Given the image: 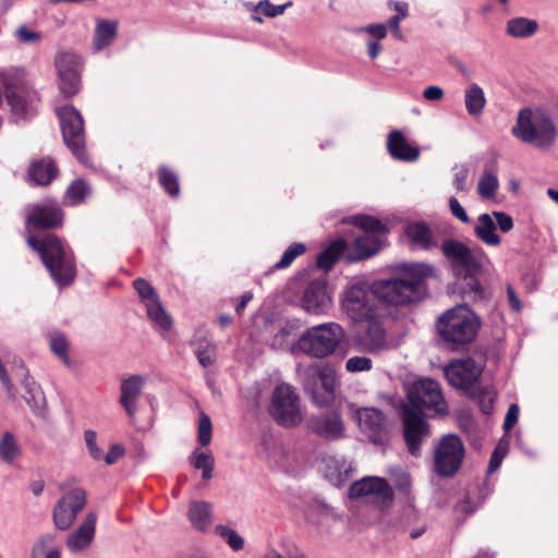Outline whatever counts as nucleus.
I'll return each instance as SVG.
<instances>
[{"label": "nucleus", "instance_id": "27", "mask_svg": "<svg viewBox=\"0 0 558 558\" xmlns=\"http://www.w3.org/2000/svg\"><path fill=\"white\" fill-rule=\"evenodd\" d=\"M119 24L114 20L97 19L93 36V49L99 52L112 45L118 35Z\"/></svg>", "mask_w": 558, "mask_h": 558}, {"label": "nucleus", "instance_id": "44", "mask_svg": "<svg viewBox=\"0 0 558 558\" xmlns=\"http://www.w3.org/2000/svg\"><path fill=\"white\" fill-rule=\"evenodd\" d=\"M215 533L223 538L228 545L235 551L244 547V539L233 529L227 525H217Z\"/></svg>", "mask_w": 558, "mask_h": 558}, {"label": "nucleus", "instance_id": "46", "mask_svg": "<svg viewBox=\"0 0 558 558\" xmlns=\"http://www.w3.org/2000/svg\"><path fill=\"white\" fill-rule=\"evenodd\" d=\"M213 424L210 417L202 412L198 418L197 439L201 446H208L211 441Z\"/></svg>", "mask_w": 558, "mask_h": 558}, {"label": "nucleus", "instance_id": "8", "mask_svg": "<svg viewBox=\"0 0 558 558\" xmlns=\"http://www.w3.org/2000/svg\"><path fill=\"white\" fill-rule=\"evenodd\" d=\"M511 134L519 141L535 144L539 148L549 147L557 138L554 122L547 112L542 109H521L515 124L511 129Z\"/></svg>", "mask_w": 558, "mask_h": 558}, {"label": "nucleus", "instance_id": "62", "mask_svg": "<svg viewBox=\"0 0 558 558\" xmlns=\"http://www.w3.org/2000/svg\"><path fill=\"white\" fill-rule=\"evenodd\" d=\"M507 296H508V301H509V305H510L511 310L514 312H519L521 310L522 305H521V302H520L514 289L510 284L507 286Z\"/></svg>", "mask_w": 558, "mask_h": 558}, {"label": "nucleus", "instance_id": "29", "mask_svg": "<svg viewBox=\"0 0 558 558\" xmlns=\"http://www.w3.org/2000/svg\"><path fill=\"white\" fill-rule=\"evenodd\" d=\"M405 234L412 250H429L436 246L429 228L424 222L408 225Z\"/></svg>", "mask_w": 558, "mask_h": 558}, {"label": "nucleus", "instance_id": "16", "mask_svg": "<svg viewBox=\"0 0 558 558\" xmlns=\"http://www.w3.org/2000/svg\"><path fill=\"white\" fill-rule=\"evenodd\" d=\"M354 416L359 428L371 442L384 446L389 441V427L385 414L377 408H356Z\"/></svg>", "mask_w": 558, "mask_h": 558}, {"label": "nucleus", "instance_id": "25", "mask_svg": "<svg viewBox=\"0 0 558 558\" xmlns=\"http://www.w3.org/2000/svg\"><path fill=\"white\" fill-rule=\"evenodd\" d=\"M387 149L393 159L407 162L415 161L420 155L418 148L410 145L403 133L399 130L389 133Z\"/></svg>", "mask_w": 558, "mask_h": 558}, {"label": "nucleus", "instance_id": "64", "mask_svg": "<svg viewBox=\"0 0 558 558\" xmlns=\"http://www.w3.org/2000/svg\"><path fill=\"white\" fill-rule=\"evenodd\" d=\"M253 299V294L251 292H244L236 306H235V311L239 315L242 314V312L244 311V308L246 307L247 303Z\"/></svg>", "mask_w": 558, "mask_h": 558}, {"label": "nucleus", "instance_id": "52", "mask_svg": "<svg viewBox=\"0 0 558 558\" xmlns=\"http://www.w3.org/2000/svg\"><path fill=\"white\" fill-rule=\"evenodd\" d=\"M22 375H24V379L22 381L26 392L29 397H25L26 402L31 405L32 400L37 402V399L41 397V392L36 383L27 375V372L24 368H21Z\"/></svg>", "mask_w": 558, "mask_h": 558}, {"label": "nucleus", "instance_id": "31", "mask_svg": "<svg viewBox=\"0 0 558 558\" xmlns=\"http://www.w3.org/2000/svg\"><path fill=\"white\" fill-rule=\"evenodd\" d=\"M48 345L52 354L68 368H72L73 362L70 357V340L68 336L59 330L47 333Z\"/></svg>", "mask_w": 558, "mask_h": 558}, {"label": "nucleus", "instance_id": "4", "mask_svg": "<svg viewBox=\"0 0 558 558\" xmlns=\"http://www.w3.org/2000/svg\"><path fill=\"white\" fill-rule=\"evenodd\" d=\"M410 279L376 280L372 282L376 301L387 305H405L421 301L426 294L425 279L434 275L435 269L429 264L412 263L403 266Z\"/></svg>", "mask_w": 558, "mask_h": 558}, {"label": "nucleus", "instance_id": "57", "mask_svg": "<svg viewBox=\"0 0 558 558\" xmlns=\"http://www.w3.org/2000/svg\"><path fill=\"white\" fill-rule=\"evenodd\" d=\"M519 405L517 403H512L509 405L505 422H504V429L506 432L510 430L518 422L519 418Z\"/></svg>", "mask_w": 558, "mask_h": 558}, {"label": "nucleus", "instance_id": "1", "mask_svg": "<svg viewBox=\"0 0 558 558\" xmlns=\"http://www.w3.org/2000/svg\"><path fill=\"white\" fill-rule=\"evenodd\" d=\"M26 242L36 251L51 278L59 287L71 284L76 275L73 252L53 234L36 238L31 234L36 229H52L61 226L63 213L59 205L46 199L26 207Z\"/></svg>", "mask_w": 558, "mask_h": 558}, {"label": "nucleus", "instance_id": "7", "mask_svg": "<svg viewBox=\"0 0 558 558\" xmlns=\"http://www.w3.org/2000/svg\"><path fill=\"white\" fill-rule=\"evenodd\" d=\"M344 338V329L338 323H324L307 328L291 344L290 352L294 355L305 354L315 359L331 355Z\"/></svg>", "mask_w": 558, "mask_h": 558}, {"label": "nucleus", "instance_id": "58", "mask_svg": "<svg viewBox=\"0 0 558 558\" xmlns=\"http://www.w3.org/2000/svg\"><path fill=\"white\" fill-rule=\"evenodd\" d=\"M54 542L53 534H45L38 538V541L34 544L32 556L36 557L40 555L49 545Z\"/></svg>", "mask_w": 558, "mask_h": 558}, {"label": "nucleus", "instance_id": "41", "mask_svg": "<svg viewBox=\"0 0 558 558\" xmlns=\"http://www.w3.org/2000/svg\"><path fill=\"white\" fill-rule=\"evenodd\" d=\"M159 183L162 189L171 196L178 197L180 194V185L178 175L165 166L159 168Z\"/></svg>", "mask_w": 558, "mask_h": 558}, {"label": "nucleus", "instance_id": "3", "mask_svg": "<svg viewBox=\"0 0 558 558\" xmlns=\"http://www.w3.org/2000/svg\"><path fill=\"white\" fill-rule=\"evenodd\" d=\"M359 227L363 234L357 235L351 247L344 240L333 241L317 258V266L326 271L330 270L341 256L348 263L366 259L376 254L383 245V236L387 232L385 225L375 217L367 215L352 216L348 220Z\"/></svg>", "mask_w": 558, "mask_h": 558}, {"label": "nucleus", "instance_id": "48", "mask_svg": "<svg viewBox=\"0 0 558 558\" xmlns=\"http://www.w3.org/2000/svg\"><path fill=\"white\" fill-rule=\"evenodd\" d=\"M391 476L397 490L405 496H409L412 485L410 475L401 469H395L391 472Z\"/></svg>", "mask_w": 558, "mask_h": 558}, {"label": "nucleus", "instance_id": "45", "mask_svg": "<svg viewBox=\"0 0 558 558\" xmlns=\"http://www.w3.org/2000/svg\"><path fill=\"white\" fill-rule=\"evenodd\" d=\"M306 251V247L303 243H293L291 244L282 254L280 260H278L275 265V269H284L289 267L293 260L302 255Z\"/></svg>", "mask_w": 558, "mask_h": 558}, {"label": "nucleus", "instance_id": "26", "mask_svg": "<svg viewBox=\"0 0 558 558\" xmlns=\"http://www.w3.org/2000/svg\"><path fill=\"white\" fill-rule=\"evenodd\" d=\"M308 376L317 377L322 387L328 395L326 400L320 401L314 395L313 399L319 405L328 403L332 399L333 391L337 387L338 379L336 372L328 365L312 364L307 368Z\"/></svg>", "mask_w": 558, "mask_h": 558}, {"label": "nucleus", "instance_id": "54", "mask_svg": "<svg viewBox=\"0 0 558 558\" xmlns=\"http://www.w3.org/2000/svg\"><path fill=\"white\" fill-rule=\"evenodd\" d=\"M16 38L24 44H33L40 40V34L35 31H31L27 26L22 25L15 32Z\"/></svg>", "mask_w": 558, "mask_h": 558}, {"label": "nucleus", "instance_id": "6", "mask_svg": "<svg viewBox=\"0 0 558 558\" xmlns=\"http://www.w3.org/2000/svg\"><path fill=\"white\" fill-rule=\"evenodd\" d=\"M3 96L10 106L13 122L19 123L36 114L37 94L28 85L23 70L0 71V107Z\"/></svg>", "mask_w": 558, "mask_h": 558}, {"label": "nucleus", "instance_id": "10", "mask_svg": "<svg viewBox=\"0 0 558 558\" xmlns=\"http://www.w3.org/2000/svg\"><path fill=\"white\" fill-rule=\"evenodd\" d=\"M341 310L354 323L385 317L387 310L376 301L372 283L357 280L349 284L340 296Z\"/></svg>", "mask_w": 558, "mask_h": 558}, {"label": "nucleus", "instance_id": "13", "mask_svg": "<svg viewBox=\"0 0 558 558\" xmlns=\"http://www.w3.org/2000/svg\"><path fill=\"white\" fill-rule=\"evenodd\" d=\"M62 496L52 509V521L57 530L66 531L75 522L78 513L86 505V492L78 487H68L65 483L60 485Z\"/></svg>", "mask_w": 558, "mask_h": 558}, {"label": "nucleus", "instance_id": "53", "mask_svg": "<svg viewBox=\"0 0 558 558\" xmlns=\"http://www.w3.org/2000/svg\"><path fill=\"white\" fill-rule=\"evenodd\" d=\"M84 439L90 457L94 460H101L104 458V452L96 444V433L92 429L85 430Z\"/></svg>", "mask_w": 558, "mask_h": 558}, {"label": "nucleus", "instance_id": "50", "mask_svg": "<svg viewBox=\"0 0 558 558\" xmlns=\"http://www.w3.org/2000/svg\"><path fill=\"white\" fill-rule=\"evenodd\" d=\"M373 362L367 356H352L345 362V369L349 373H359L369 371Z\"/></svg>", "mask_w": 558, "mask_h": 558}, {"label": "nucleus", "instance_id": "5", "mask_svg": "<svg viewBox=\"0 0 558 558\" xmlns=\"http://www.w3.org/2000/svg\"><path fill=\"white\" fill-rule=\"evenodd\" d=\"M445 257L450 262L453 272L469 280L463 293L474 301H481L485 298L484 289L476 280L475 276L482 268L485 253L480 246L469 247L457 240H446L441 245Z\"/></svg>", "mask_w": 558, "mask_h": 558}, {"label": "nucleus", "instance_id": "20", "mask_svg": "<svg viewBox=\"0 0 558 558\" xmlns=\"http://www.w3.org/2000/svg\"><path fill=\"white\" fill-rule=\"evenodd\" d=\"M301 307L311 315H324L331 308L332 300L327 283L323 280L312 281L303 292Z\"/></svg>", "mask_w": 558, "mask_h": 558}, {"label": "nucleus", "instance_id": "35", "mask_svg": "<svg viewBox=\"0 0 558 558\" xmlns=\"http://www.w3.org/2000/svg\"><path fill=\"white\" fill-rule=\"evenodd\" d=\"M300 328L298 320H287L282 323L277 331L271 336L268 343L275 350H288L294 341L291 338L295 335Z\"/></svg>", "mask_w": 558, "mask_h": 558}, {"label": "nucleus", "instance_id": "24", "mask_svg": "<svg viewBox=\"0 0 558 558\" xmlns=\"http://www.w3.org/2000/svg\"><path fill=\"white\" fill-rule=\"evenodd\" d=\"M145 379L142 376L133 375L121 383L120 404L133 420L137 411V400L144 388Z\"/></svg>", "mask_w": 558, "mask_h": 558}, {"label": "nucleus", "instance_id": "60", "mask_svg": "<svg viewBox=\"0 0 558 558\" xmlns=\"http://www.w3.org/2000/svg\"><path fill=\"white\" fill-rule=\"evenodd\" d=\"M405 19V14H396L388 20V27L392 29L393 36L397 39H402V33L400 31V22Z\"/></svg>", "mask_w": 558, "mask_h": 558}, {"label": "nucleus", "instance_id": "55", "mask_svg": "<svg viewBox=\"0 0 558 558\" xmlns=\"http://www.w3.org/2000/svg\"><path fill=\"white\" fill-rule=\"evenodd\" d=\"M492 217L496 219L495 223L501 232H509L514 226L512 217L504 211H493Z\"/></svg>", "mask_w": 558, "mask_h": 558}, {"label": "nucleus", "instance_id": "34", "mask_svg": "<svg viewBox=\"0 0 558 558\" xmlns=\"http://www.w3.org/2000/svg\"><path fill=\"white\" fill-rule=\"evenodd\" d=\"M537 29V21L524 16L512 17L506 23V34L517 39L532 37Z\"/></svg>", "mask_w": 558, "mask_h": 558}, {"label": "nucleus", "instance_id": "43", "mask_svg": "<svg viewBox=\"0 0 558 558\" xmlns=\"http://www.w3.org/2000/svg\"><path fill=\"white\" fill-rule=\"evenodd\" d=\"M88 184L83 180H76L70 184L65 192V201L69 205H77L89 194Z\"/></svg>", "mask_w": 558, "mask_h": 558}, {"label": "nucleus", "instance_id": "12", "mask_svg": "<svg viewBox=\"0 0 558 558\" xmlns=\"http://www.w3.org/2000/svg\"><path fill=\"white\" fill-rule=\"evenodd\" d=\"M56 112L60 120L65 145L82 163H86L85 131L82 114L73 106L59 107Z\"/></svg>", "mask_w": 558, "mask_h": 558}, {"label": "nucleus", "instance_id": "36", "mask_svg": "<svg viewBox=\"0 0 558 558\" xmlns=\"http://www.w3.org/2000/svg\"><path fill=\"white\" fill-rule=\"evenodd\" d=\"M464 102L466 111L470 116H480L486 105V98L483 88L475 83L469 85L465 89Z\"/></svg>", "mask_w": 558, "mask_h": 558}, {"label": "nucleus", "instance_id": "32", "mask_svg": "<svg viewBox=\"0 0 558 558\" xmlns=\"http://www.w3.org/2000/svg\"><path fill=\"white\" fill-rule=\"evenodd\" d=\"M57 173V167L50 158L34 161L28 168V178L36 185H48Z\"/></svg>", "mask_w": 558, "mask_h": 558}, {"label": "nucleus", "instance_id": "23", "mask_svg": "<svg viewBox=\"0 0 558 558\" xmlns=\"http://www.w3.org/2000/svg\"><path fill=\"white\" fill-rule=\"evenodd\" d=\"M349 496L351 498L375 496L390 500L392 498V490L385 478L366 476L350 486Z\"/></svg>", "mask_w": 558, "mask_h": 558}, {"label": "nucleus", "instance_id": "38", "mask_svg": "<svg viewBox=\"0 0 558 558\" xmlns=\"http://www.w3.org/2000/svg\"><path fill=\"white\" fill-rule=\"evenodd\" d=\"M21 454L20 445L10 432H5L0 439V458L3 462L12 464Z\"/></svg>", "mask_w": 558, "mask_h": 558}, {"label": "nucleus", "instance_id": "19", "mask_svg": "<svg viewBox=\"0 0 558 558\" xmlns=\"http://www.w3.org/2000/svg\"><path fill=\"white\" fill-rule=\"evenodd\" d=\"M448 381L464 393L474 388L482 375V367L473 360H456L449 363L445 369Z\"/></svg>", "mask_w": 558, "mask_h": 558}, {"label": "nucleus", "instance_id": "33", "mask_svg": "<svg viewBox=\"0 0 558 558\" xmlns=\"http://www.w3.org/2000/svg\"><path fill=\"white\" fill-rule=\"evenodd\" d=\"M474 233L486 245L498 246L501 243L500 236L496 233V223L490 214L478 216Z\"/></svg>", "mask_w": 558, "mask_h": 558}, {"label": "nucleus", "instance_id": "9", "mask_svg": "<svg viewBox=\"0 0 558 558\" xmlns=\"http://www.w3.org/2000/svg\"><path fill=\"white\" fill-rule=\"evenodd\" d=\"M481 326L477 315L464 304L457 305L437 320V331L440 338L453 345H463L472 342Z\"/></svg>", "mask_w": 558, "mask_h": 558}, {"label": "nucleus", "instance_id": "47", "mask_svg": "<svg viewBox=\"0 0 558 558\" xmlns=\"http://www.w3.org/2000/svg\"><path fill=\"white\" fill-rule=\"evenodd\" d=\"M216 352L217 348L211 342L199 344L196 350L198 363L205 368L211 366L215 363Z\"/></svg>", "mask_w": 558, "mask_h": 558}, {"label": "nucleus", "instance_id": "42", "mask_svg": "<svg viewBox=\"0 0 558 558\" xmlns=\"http://www.w3.org/2000/svg\"><path fill=\"white\" fill-rule=\"evenodd\" d=\"M192 464L195 469L203 471L204 480L211 478L215 460L209 452L195 450L192 454Z\"/></svg>", "mask_w": 558, "mask_h": 558}, {"label": "nucleus", "instance_id": "22", "mask_svg": "<svg viewBox=\"0 0 558 558\" xmlns=\"http://www.w3.org/2000/svg\"><path fill=\"white\" fill-rule=\"evenodd\" d=\"M97 515L88 512L80 525L73 530L65 539V545L71 553H80L88 548L96 534Z\"/></svg>", "mask_w": 558, "mask_h": 558}, {"label": "nucleus", "instance_id": "17", "mask_svg": "<svg viewBox=\"0 0 558 558\" xmlns=\"http://www.w3.org/2000/svg\"><path fill=\"white\" fill-rule=\"evenodd\" d=\"M133 287L144 303L147 316L154 324V327L160 331H169L172 327V319L163 308L154 287L143 278L135 279Z\"/></svg>", "mask_w": 558, "mask_h": 558}, {"label": "nucleus", "instance_id": "11", "mask_svg": "<svg viewBox=\"0 0 558 558\" xmlns=\"http://www.w3.org/2000/svg\"><path fill=\"white\" fill-rule=\"evenodd\" d=\"M269 413L283 427H294L303 421L300 398L291 385L281 383L275 387Z\"/></svg>", "mask_w": 558, "mask_h": 558}, {"label": "nucleus", "instance_id": "63", "mask_svg": "<svg viewBox=\"0 0 558 558\" xmlns=\"http://www.w3.org/2000/svg\"><path fill=\"white\" fill-rule=\"evenodd\" d=\"M365 31L367 33H369L371 35H373L378 41L379 39H383L386 37L387 26H385L384 24H375V25H369V26L365 27Z\"/></svg>", "mask_w": 558, "mask_h": 558}, {"label": "nucleus", "instance_id": "30", "mask_svg": "<svg viewBox=\"0 0 558 558\" xmlns=\"http://www.w3.org/2000/svg\"><path fill=\"white\" fill-rule=\"evenodd\" d=\"M187 517L194 529L201 532L208 531L213 524L210 504L206 501H191Z\"/></svg>", "mask_w": 558, "mask_h": 558}, {"label": "nucleus", "instance_id": "56", "mask_svg": "<svg viewBox=\"0 0 558 558\" xmlns=\"http://www.w3.org/2000/svg\"><path fill=\"white\" fill-rule=\"evenodd\" d=\"M449 208L453 217L462 221L463 223H469L470 218L463 208V206L459 203L458 198L454 196H451L449 198Z\"/></svg>", "mask_w": 558, "mask_h": 558}, {"label": "nucleus", "instance_id": "59", "mask_svg": "<svg viewBox=\"0 0 558 558\" xmlns=\"http://www.w3.org/2000/svg\"><path fill=\"white\" fill-rule=\"evenodd\" d=\"M444 90L441 87L432 85L424 89L423 97L428 101H438L444 98Z\"/></svg>", "mask_w": 558, "mask_h": 558}, {"label": "nucleus", "instance_id": "39", "mask_svg": "<svg viewBox=\"0 0 558 558\" xmlns=\"http://www.w3.org/2000/svg\"><path fill=\"white\" fill-rule=\"evenodd\" d=\"M469 398L475 400L481 411L485 414H490L494 409L496 392L492 388H472L471 391L465 393Z\"/></svg>", "mask_w": 558, "mask_h": 558}, {"label": "nucleus", "instance_id": "37", "mask_svg": "<svg viewBox=\"0 0 558 558\" xmlns=\"http://www.w3.org/2000/svg\"><path fill=\"white\" fill-rule=\"evenodd\" d=\"M499 189V180L494 169H485L477 182V194L483 199H493Z\"/></svg>", "mask_w": 558, "mask_h": 558}, {"label": "nucleus", "instance_id": "18", "mask_svg": "<svg viewBox=\"0 0 558 558\" xmlns=\"http://www.w3.org/2000/svg\"><path fill=\"white\" fill-rule=\"evenodd\" d=\"M376 317L365 319L353 336L354 348L360 352L373 353L386 345V332L381 319Z\"/></svg>", "mask_w": 558, "mask_h": 558}, {"label": "nucleus", "instance_id": "21", "mask_svg": "<svg viewBox=\"0 0 558 558\" xmlns=\"http://www.w3.org/2000/svg\"><path fill=\"white\" fill-rule=\"evenodd\" d=\"M308 427L313 433L327 440H337L344 436L343 421L335 411L311 416Z\"/></svg>", "mask_w": 558, "mask_h": 558}, {"label": "nucleus", "instance_id": "51", "mask_svg": "<svg viewBox=\"0 0 558 558\" xmlns=\"http://www.w3.org/2000/svg\"><path fill=\"white\" fill-rule=\"evenodd\" d=\"M508 451V441L500 440L495 450L493 451L489 464H488V473H494L501 464L505 456Z\"/></svg>", "mask_w": 558, "mask_h": 558}, {"label": "nucleus", "instance_id": "28", "mask_svg": "<svg viewBox=\"0 0 558 558\" xmlns=\"http://www.w3.org/2000/svg\"><path fill=\"white\" fill-rule=\"evenodd\" d=\"M354 465L352 461L344 458H330L326 463V477L335 486H341L353 474Z\"/></svg>", "mask_w": 558, "mask_h": 558}, {"label": "nucleus", "instance_id": "14", "mask_svg": "<svg viewBox=\"0 0 558 558\" xmlns=\"http://www.w3.org/2000/svg\"><path fill=\"white\" fill-rule=\"evenodd\" d=\"M464 446L461 438L448 434L441 438L434 453V469L441 477H450L460 469L464 459Z\"/></svg>", "mask_w": 558, "mask_h": 558}, {"label": "nucleus", "instance_id": "40", "mask_svg": "<svg viewBox=\"0 0 558 558\" xmlns=\"http://www.w3.org/2000/svg\"><path fill=\"white\" fill-rule=\"evenodd\" d=\"M292 2H287L286 4L281 5H275L271 4L267 0L259 1L254 7V13L252 15L253 20L263 23L262 14H264L267 17H276L284 13L286 9L291 7Z\"/></svg>", "mask_w": 558, "mask_h": 558}, {"label": "nucleus", "instance_id": "61", "mask_svg": "<svg viewBox=\"0 0 558 558\" xmlns=\"http://www.w3.org/2000/svg\"><path fill=\"white\" fill-rule=\"evenodd\" d=\"M124 453V449L119 445L110 447L108 453L104 456L107 464H113Z\"/></svg>", "mask_w": 558, "mask_h": 558}, {"label": "nucleus", "instance_id": "15", "mask_svg": "<svg viewBox=\"0 0 558 558\" xmlns=\"http://www.w3.org/2000/svg\"><path fill=\"white\" fill-rule=\"evenodd\" d=\"M54 65L61 94L66 98L73 97L81 88L82 58L74 52H59L56 56Z\"/></svg>", "mask_w": 558, "mask_h": 558}, {"label": "nucleus", "instance_id": "49", "mask_svg": "<svg viewBox=\"0 0 558 558\" xmlns=\"http://www.w3.org/2000/svg\"><path fill=\"white\" fill-rule=\"evenodd\" d=\"M470 170L466 165H460L454 167V175L452 184L459 192H466L470 189L469 183Z\"/></svg>", "mask_w": 558, "mask_h": 558}, {"label": "nucleus", "instance_id": "2", "mask_svg": "<svg viewBox=\"0 0 558 558\" xmlns=\"http://www.w3.org/2000/svg\"><path fill=\"white\" fill-rule=\"evenodd\" d=\"M425 412L438 415L448 412L438 381L429 378L413 383L408 391V403L402 407L403 435L412 456L420 454L422 441L429 436V426L423 417Z\"/></svg>", "mask_w": 558, "mask_h": 558}]
</instances>
